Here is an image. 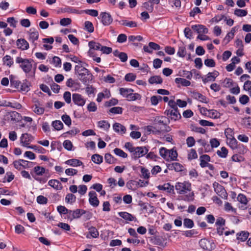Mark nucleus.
I'll return each instance as SVG.
<instances>
[{
	"mask_svg": "<svg viewBox=\"0 0 251 251\" xmlns=\"http://www.w3.org/2000/svg\"><path fill=\"white\" fill-rule=\"evenodd\" d=\"M73 100L75 104L80 106H83L86 101L82 96L78 94H73Z\"/></svg>",
	"mask_w": 251,
	"mask_h": 251,
	"instance_id": "nucleus-11",
	"label": "nucleus"
},
{
	"mask_svg": "<svg viewBox=\"0 0 251 251\" xmlns=\"http://www.w3.org/2000/svg\"><path fill=\"white\" fill-rule=\"evenodd\" d=\"M57 210L60 214H68V216L69 215L70 210H68L65 206L60 205L57 207Z\"/></svg>",
	"mask_w": 251,
	"mask_h": 251,
	"instance_id": "nucleus-46",
	"label": "nucleus"
},
{
	"mask_svg": "<svg viewBox=\"0 0 251 251\" xmlns=\"http://www.w3.org/2000/svg\"><path fill=\"white\" fill-rule=\"evenodd\" d=\"M89 234L90 235V236L88 234L86 237L88 238H90V237L93 238H97L99 236V233L98 230L96 227L92 226L89 228Z\"/></svg>",
	"mask_w": 251,
	"mask_h": 251,
	"instance_id": "nucleus-27",
	"label": "nucleus"
},
{
	"mask_svg": "<svg viewBox=\"0 0 251 251\" xmlns=\"http://www.w3.org/2000/svg\"><path fill=\"white\" fill-rule=\"evenodd\" d=\"M162 81L161 77L158 75L151 76L149 79V82L151 84H161Z\"/></svg>",
	"mask_w": 251,
	"mask_h": 251,
	"instance_id": "nucleus-31",
	"label": "nucleus"
},
{
	"mask_svg": "<svg viewBox=\"0 0 251 251\" xmlns=\"http://www.w3.org/2000/svg\"><path fill=\"white\" fill-rule=\"evenodd\" d=\"M114 130L120 134L123 135L126 132V128L125 126L118 123H115L113 125Z\"/></svg>",
	"mask_w": 251,
	"mask_h": 251,
	"instance_id": "nucleus-16",
	"label": "nucleus"
},
{
	"mask_svg": "<svg viewBox=\"0 0 251 251\" xmlns=\"http://www.w3.org/2000/svg\"><path fill=\"white\" fill-rule=\"evenodd\" d=\"M169 150L166 149L165 148H161L159 150V153L161 157L163 158L168 159V154Z\"/></svg>",
	"mask_w": 251,
	"mask_h": 251,
	"instance_id": "nucleus-44",
	"label": "nucleus"
},
{
	"mask_svg": "<svg viewBox=\"0 0 251 251\" xmlns=\"http://www.w3.org/2000/svg\"><path fill=\"white\" fill-rule=\"evenodd\" d=\"M13 165L14 167L18 170H21L23 168H25V165L21 163V162L19 160L14 161L13 162Z\"/></svg>",
	"mask_w": 251,
	"mask_h": 251,
	"instance_id": "nucleus-59",
	"label": "nucleus"
},
{
	"mask_svg": "<svg viewBox=\"0 0 251 251\" xmlns=\"http://www.w3.org/2000/svg\"><path fill=\"white\" fill-rule=\"evenodd\" d=\"M204 64L209 67H214L215 66V63L213 59H206L204 60Z\"/></svg>",
	"mask_w": 251,
	"mask_h": 251,
	"instance_id": "nucleus-63",
	"label": "nucleus"
},
{
	"mask_svg": "<svg viewBox=\"0 0 251 251\" xmlns=\"http://www.w3.org/2000/svg\"><path fill=\"white\" fill-rule=\"evenodd\" d=\"M47 201V198L43 196L40 195L37 198V201L39 204H46Z\"/></svg>",
	"mask_w": 251,
	"mask_h": 251,
	"instance_id": "nucleus-62",
	"label": "nucleus"
},
{
	"mask_svg": "<svg viewBox=\"0 0 251 251\" xmlns=\"http://www.w3.org/2000/svg\"><path fill=\"white\" fill-rule=\"evenodd\" d=\"M119 216L126 220L132 221L135 218L133 216L126 212H121L119 213Z\"/></svg>",
	"mask_w": 251,
	"mask_h": 251,
	"instance_id": "nucleus-26",
	"label": "nucleus"
},
{
	"mask_svg": "<svg viewBox=\"0 0 251 251\" xmlns=\"http://www.w3.org/2000/svg\"><path fill=\"white\" fill-rule=\"evenodd\" d=\"M33 140V137L27 133L23 134L20 138V142L22 145L27 148L30 147L29 145Z\"/></svg>",
	"mask_w": 251,
	"mask_h": 251,
	"instance_id": "nucleus-6",
	"label": "nucleus"
},
{
	"mask_svg": "<svg viewBox=\"0 0 251 251\" xmlns=\"http://www.w3.org/2000/svg\"><path fill=\"white\" fill-rule=\"evenodd\" d=\"M200 160L201 161L200 165L201 167H205L210 161V157L209 155L204 154L200 156Z\"/></svg>",
	"mask_w": 251,
	"mask_h": 251,
	"instance_id": "nucleus-22",
	"label": "nucleus"
},
{
	"mask_svg": "<svg viewBox=\"0 0 251 251\" xmlns=\"http://www.w3.org/2000/svg\"><path fill=\"white\" fill-rule=\"evenodd\" d=\"M39 37V33L37 31H35V30H32L31 29L29 31V40H31L32 42H34L35 41L37 40Z\"/></svg>",
	"mask_w": 251,
	"mask_h": 251,
	"instance_id": "nucleus-33",
	"label": "nucleus"
},
{
	"mask_svg": "<svg viewBox=\"0 0 251 251\" xmlns=\"http://www.w3.org/2000/svg\"><path fill=\"white\" fill-rule=\"evenodd\" d=\"M234 14L238 17L246 16L247 14V11L244 9H236L234 12Z\"/></svg>",
	"mask_w": 251,
	"mask_h": 251,
	"instance_id": "nucleus-40",
	"label": "nucleus"
},
{
	"mask_svg": "<svg viewBox=\"0 0 251 251\" xmlns=\"http://www.w3.org/2000/svg\"><path fill=\"white\" fill-rule=\"evenodd\" d=\"M75 200L76 197L73 194H68L65 197V201L68 203L72 204Z\"/></svg>",
	"mask_w": 251,
	"mask_h": 251,
	"instance_id": "nucleus-35",
	"label": "nucleus"
},
{
	"mask_svg": "<svg viewBox=\"0 0 251 251\" xmlns=\"http://www.w3.org/2000/svg\"><path fill=\"white\" fill-rule=\"evenodd\" d=\"M114 151L116 155L123 158H126L127 156V154L120 149L116 148L114 149Z\"/></svg>",
	"mask_w": 251,
	"mask_h": 251,
	"instance_id": "nucleus-50",
	"label": "nucleus"
},
{
	"mask_svg": "<svg viewBox=\"0 0 251 251\" xmlns=\"http://www.w3.org/2000/svg\"><path fill=\"white\" fill-rule=\"evenodd\" d=\"M89 46L90 47V50L89 51V53L90 55L93 57V50H101V48H102V46L99 43H97L94 41H90L89 42Z\"/></svg>",
	"mask_w": 251,
	"mask_h": 251,
	"instance_id": "nucleus-14",
	"label": "nucleus"
},
{
	"mask_svg": "<svg viewBox=\"0 0 251 251\" xmlns=\"http://www.w3.org/2000/svg\"><path fill=\"white\" fill-rule=\"evenodd\" d=\"M165 114L175 121L179 119L181 117V115L178 111V110H166L165 112Z\"/></svg>",
	"mask_w": 251,
	"mask_h": 251,
	"instance_id": "nucleus-13",
	"label": "nucleus"
},
{
	"mask_svg": "<svg viewBox=\"0 0 251 251\" xmlns=\"http://www.w3.org/2000/svg\"><path fill=\"white\" fill-rule=\"evenodd\" d=\"M87 190V187L85 185H80L78 186V192L80 195H84Z\"/></svg>",
	"mask_w": 251,
	"mask_h": 251,
	"instance_id": "nucleus-58",
	"label": "nucleus"
},
{
	"mask_svg": "<svg viewBox=\"0 0 251 251\" xmlns=\"http://www.w3.org/2000/svg\"><path fill=\"white\" fill-rule=\"evenodd\" d=\"M52 125L57 130H60L63 127V124L60 121H55L53 122Z\"/></svg>",
	"mask_w": 251,
	"mask_h": 251,
	"instance_id": "nucleus-41",
	"label": "nucleus"
},
{
	"mask_svg": "<svg viewBox=\"0 0 251 251\" xmlns=\"http://www.w3.org/2000/svg\"><path fill=\"white\" fill-rule=\"evenodd\" d=\"M2 61L4 65L10 67L14 63L12 57L8 55H6L2 58Z\"/></svg>",
	"mask_w": 251,
	"mask_h": 251,
	"instance_id": "nucleus-30",
	"label": "nucleus"
},
{
	"mask_svg": "<svg viewBox=\"0 0 251 251\" xmlns=\"http://www.w3.org/2000/svg\"><path fill=\"white\" fill-rule=\"evenodd\" d=\"M213 186L216 193L221 197H226V193L224 187L218 182H215Z\"/></svg>",
	"mask_w": 251,
	"mask_h": 251,
	"instance_id": "nucleus-12",
	"label": "nucleus"
},
{
	"mask_svg": "<svg viewBox=\"0 0 251 251\" xmlns=\"http://www.w3.org/2000/svg\"><path fill=\"white\" fill-rule=\"evenodd\" d=\"M65 163L73 167L79 166L83 164L81 161L76 159L68 160L65 162Z\"/></svg>",
	"mask_w": 251,
	"mask_h": 251,
	"instance_id": "nucleus-25",
	"label": "nucleus"
},
{
	"mask_svg": "<svg viewBox=\"0 0 251 251\" xmlns=\"http://www.w3.org/2000/svg\"><path fill=\"white\" fill-rule=\"evenodd\" d=\"M157 188L160 190H164L170 193L174 191V186L171 185L169 183L160 185Z\"/></svg>",
	"mask_w": 251,
	"mask_h": 251,
	"instance_id": "nucleus-21",
	"label": "nucleus"
},
{
	"mask_svg": "<svg viewBox=\"0 0 251 251\" xmlns=\"http://www.w3.org/2000/svg\"><path fill=\"white\" fill-rule=\"evenodd\" d=\"M200 247L204 250L211 251L214 248V243H210V241L206 239H201L199 241Z\"/></svg>",
	"mask_w": 251,
	"mask_h": 251,
	"instance_id": "nucleus-8",
	"label": "nucleus"
},
{
	"mask_svg": "<svg viewBox=\"0 0 251 251\" xmlns=\"http://www.w3.org/2000/svg\"><path fill=\"white\" fill-rule=\"evenodd\" d=\"M34 171L37 175L40 176L45 173V169L43 167L36 166L34 168Z\"/></svg>",
	"mask_w": 251,
	"mask_h": 251,
	"instance_id": "nucleus-49",
	"label": "nucleus"
},
{
	"mask_svg": "<svg viewBox=\"0 0 251 251\" xmlns=\"http://www.w3.org/2000/svg\"><path fill=\"white\" fill-rule=\"evenodd\" d=\"M143 7L150 12H151L153 9V4L149 1L144 3Z\"/></svg>",
	"mask_w": 251,
	"mask_h": 251,
	"instance_id": "nucleus-60",
	"label": "nucleus"
},
{
	"mask_svg": "<svg viewBox=\"0 0 251 251\" xmlns=\"http://www.w3.org/2000/svg\"><path fill=\"white\" fill-rule=\"evenodd\" d=\"M85 28L89 32H93L94 31V26L92 23L89 21H86L84 23Z\"/></svg>",
	"mask_w": 251,
	"mask_h": 251,
	"instance_id": "nucleus-45",
	"label": "nucleus"
},
{
	"mask_svg": "<svg viewBox=\"0 0 251 251\" xmlns=\"http://www.w3.org/2000/svg\"><path fill=\"white\" fill-rule=\"evenodd\" d=\"M217 153L220 157H226L228 151L225 147H222L221 150L217 151Z\"/></svg>",
	"mask_w": 251,
	"mask_h": 251,
	"instance_id": "nucleus-48",
	"label": "nucleus"
},
{
	"mask_svg": "<svg viewBox=\"0 0 251 251\" xmlns=\"http://www.w3.org/2000/svg\"><path fill=\"white\" fill-rule=\"evenodd\" d=\"M166 117H157L155 119V122L156 124H162L163 125H167V121Z\"/></svg>",
	"mask_w": 251,
	"mask_h": 251,
	"instance_id": "nucleus-53",
	"label": "nucleus"
},
{
	"mask_svg": "<svg viewBox=\"0 0 251 251\" xmlns=\"http://www.w3.org/2000/svg\"><path fill=\"white\" fill-rule=\"evenodd\" d=\"M177 155L178 154L176 150H175L174 149L169 150L167 160H171L172 161L176 160L177 159Z\"/></svg>",
	"mask_w": 251,
	"mask_h": 251,
	"instance_id": "nucleus-24",
	"label": "nucleus"
},
{
	"mask_svg": "<svg viewBox=\"0 0 251 251\" xmlns=\"http://www.w3.org/2000/svg\"><path fill=\"white\" fill-rule=\"evenodd\" d=\"M141 172L143 177L146 179H148L150 177V173L147 169L142 167Z\"/></svg>",
	"mask_w": 251,
	"mask_h": 251,
	"instance_id": "nucleus-54",
	"label": "nucleus"
},
{
	"mask_svg": "<svg viewBox=\"0 0 251 251\" xmlns=\"http://www.w3.org/2000/svg\"><path fill=\"white\" fill-rule=\"evenodd\" d=\"M75 71L77 72L79 76V78L83 82H86V76L91 77V75L89 73V71L82 66L77 65L75 66Z\"/></svg>",
	"mask_w": 251,
	"mask_h": 251,
	"instance_id": "nucleus-4",
	"label": "nucleus"
},
{
	"mask_svg": "<svg viewBox=\"0 0 251 251\" xmlns=\"http://www.w3.org/2000/svg\"><path fill=\"white\" fill-rule=\"evenodd\" d=\"M33 61L32 59L23 58L20 57H17L16 58V63L20 64V67L25 73H29L32 71L33 75L32 76H34L36 69V65H35L33 66Z\"/></svg>",
	"mask_w": 251,
	"mask_h": 251,
	"instance_id": "nucleus-2",
	"label": "nucleus"
},
{
	"mask_svg": "<svg viewBox=\"0 0 251 251\" xmlns=\"http://www.w3.org/2000/svg\"><path fill=\"white\" fill-rule=\"evenodd\" d=\"M218 75L219 73L217 71H215L211 73H208L206 75V77L202 79V81L204 83H206L209 81H214Z\"/></svg>",
	"mask_w": 251,
	"mask_h": 251,
	"instance_id": "nucleus-15",
	"label": "nucleus"
},
{
	"mask_svg": "<svg viewBox=\"0 0 251 251\" xmlns=\"http://www.w3.org/2000/svg\"><path fill=\"white\" fill-rule=\"evenodd\" d=\"M175 189L177 193L180 195L187 194L184 200L187 201H193L194 193L191 191V184L188 181L177 182L175 185Z\"/></svg>",
	"mask_w": 251,
	"mask_h": 251,
	"instance_id": "nucleus-1",
	"label": "nucleus"
},
{
	"mask_svg": "<svg viewBox=\"0 0 251 251\" xmlns=\"http://www.w3.org/2000/svg\"><path fill=\"white\" fill-rule=\"evenodd\" d=\"M248 236L249 233L247 232L242 231L237 234V239L241 241H244L248 238Z\"/></svg>",
	"mask_w": 251,
	"mask_h": 251,
	"instance_id": "nucleus-36",
	"label": "nucleus"
},
{
	"mask_svg": "<svg viewBox=\"0 0 251 251\" xmlns=\"http://www.w3.org/2000/svg\"><path fill=\"white\" fill-rule=\"evenodd\" d=\"M169 3L172 7L175 6L176 8H179L181 7V1L180 0H169Z\"/></svg>",
	"mask_w": 251,
	"mask_h": 251,
	"instance_id": "nucleus-57",
	"label": "nucleus"
},
{
	"mask_svg": "<svg viewBox=\"0 0 251 251\" xmlns=\"http://www.w3.org/2000/svg\"><path fill=\"white\" fill-rule=\"evenodd\" d=\"M62 120L64 123L67 126H70L71 125V119L69 116L65 114L62 116Z\"/></svg>",
	"mask_w": 251,
	"mask_h": 251,
	"instance_id": "nucleus-55",
	"label": "nucleus"
},
{
	"mask_svg": "<svg viewBox=\"0 0 251 251\" xmlns=\"http://www.w3.org/2000/svg\"><path fill=\"white\" fill-rule=\"evenodd\" d=\"M243 89L249 92L251 91V81L247 80L244 84Z\"/></svg>",
	"mask_w": 251,
	"mask_h": 251,
	"instance_id": "nucleus-64",
	"label": "nucleus"
},
{
	"mask_svg": "<svg viewBox=\"0 0 251 251\" xmlns=\"http://www.w3.org/2000/svg\"><path fill=\"white\" fill-rule=\"evenodd\" d=\"M175 82L177 84H181L182 86H188L191 84L190 81L183 78L177 77L175 79Z\"/></svg>",
	"mask_w": 251,
	"mask_h": 251,
	"instance_id": "nucleus-32",
	"label": "nucleus"
},
{
	"mask_svg": "<svg viewBox=\"0 0 251 251\" xmlns=\"http://www.w3.org/2000/svg\"><path fill=\"white\" fill-rule=\"evenodd\" d=\"M91 159L95 163L100 164L102 162L103 157L99 154H95L92 156Z\"/></svg>",
	"mask_w": 251,
	"mask_h": 251,
	"instance_id": "nucleus-34",
	"label": "nucleus"
},
{
	"mask_svg": "<svg viewBox=\"0 0 251 251\" xmlns=\"http://www.w3.org/2000/svg\"><path fill=\"white\" fill-rule=\"evenodd\" d=\"M101 22L104 25H109L112 23L113 19L110 14L106 12H102L100 14Z\"/></svg>",
	"mask_w": 251,
	"mask_h": 251,
	"instance_id": "nucleus-9",
	"label": "nucleus"
},
{
	"mask_svg": "<svg viewBox=\"0 0 251 251\" xmlns=\"http://www.w3.org/2000/svg\"><path fill=\"white\" fill-rule=\"evenodd\" d=\"M98 126L105 131H107L110 127L109 123L106 121H100L98 122Z\"/></svg>",
	"mask_w": 251,
	"mask_h": 251,
	"instance_id": "nucleus-29",
	"label": "nucleus"
},
{
	"mask_svg": "<svg viewBox=\"0 0 251 251\" xmlns=\"http://www.w3.org/2000/svg\"><path fill=\"white\" fill-rule=\"evenodd\" d=\"M85 213L86 211L85 210L80 209H77L74 211L70 210L68 219L70 221H72L74 219L80 218L81 215Z\"/></svg>",
	"mask_w": 251,
	"mask_h": 251,
	"instance_id": "nucleus-7",
	"label": "nucleus"
},
{
	"mask_svg": "<svg viewBox=\"0 0 251 251\" xmlns=\"http://www.w3.org/2000/svg\"><path fill=\"white\" fill-rule=\"evenodd\" d=\"M225 209L226 211H231L234 213L236 212V209L233 208L231 204L228 202H226L225 204Z\"/></svg>",
	"mask_w": 251,
	"mask_h": 251,
	"instance_id": "nucleus-52",
	"label": "nucleus"
},
{
	"mask_svg": "<svg viewBox=\"0 0 251 251\" xmlns=\"http://www.w3.org/2000/svg\"><path fill=\"white\" fill-rule=\"evenodd\" d=\"M18 48L22 50H26L29 48L28 42L24 39H18L16 42Z\"/></svg>",
	"mask_w": 251,
	"mask_h": 251,
	"instance_id": "nucleus-17",
	"label": "nucleus"
},
{
	"mask_svg": "<svg viewBox=\"0 0 251 251\" xmlns=\"http://www.w3.org/2000/svg\"><path fill=\"white\" fill-rule=\"evenodd\" d=\"M183 225L185 227L191 228L194 226V222L191 219L186 218L184 220Z\"/></svg>",
	"mask_w": 251,
	"mask_h": 251,
	"instance_id": "nucleus-47",
	"label": "nucleus"
},
{
	"mask_svg": "<svg viewBox=\"0 0 251 251\" xmlns=\"http://www.w3.org/2000/svg\"><path fill=\"white\" fill-rule=\"evenodd\" d=\"M89 202L93 207H97L99 204V201L97 198V194L94 191L89 193Z\"/></svg>",
	"mask_w": 251,
	"mask_h": 251,
	"instance_id": "nucleus-10",
	"label": "nucleus"
},
{
	"mask_svg": "<svg viewBox=\"0 0 251 251\" xmlns=\"http://www.w3.org/2000/svg\"><path fill=\"white\" fill-rule=\"evenodd\" d=\"M10 116L11 121H18L21 118L20 114L16 111H13L10 113Z\"/></svg>",
	"mask_w": 251,
	"mask_h": 251,
	"instance_id": "nucleus-42",
	"label": "nucleus"
},
{
	"mask_svg": "<svg viewBox=\"0 0 251 251\" xmlns=\"http://www.w3.org/2000/svg\"><path fill=\"white\" fill-rule=\"evenodd\" d=\"M237 29L236 27L232 28L230 32H229L224 38V41L228 42L231 39H232Z\"/></svg>",
	"mask_w": 251,
	"mask_h": 251,
	"instance_id": "nucleus-37",
	"label": "nucleus"
},
{
	"mask_svg": "<svg viewBox=\"0 0 251 251\" xmlns=\"http://www.w3.org/2000/svg\"><path fill=\"white\" fill-rule=\"evenodd\" d=\"M170 170H175L176 172L182 171L183 169V167L182 165L178 163H173L169 164L168 166Z\"/></svg>",
	"mask_w": 251,
	"mask_h": 251,
	"instance_id": "nucleus-23",
	"label": "nucleus"
},
{
	"mask_svg": "<svg viewBox=\"0 0 251 251\" xmlns=\"http://www.w3.org/2000/svg\"><path fill=\"white\" fill-rule=\"evenodd\" d=\"M48 184L50 186L56 190H61L62 189L61 183L56 179L50 180Z\"/></svg>",
	"mask_w": 251,
	"mask_h": 251,
	"instance_id": "nucleus-20",
	"label": "nucleus"
},
{
	"mask_svg": "<svg viewBox=\"0 0 251 251\" xmlns=\"http://www.w3.org/2000/svg\"><path fill=\"white\" fill-rule=\"evenodd\" d=\"M148 152V150L145 147H136L132 153V157L136 159L146 154Z\"/></svg>",
	"mask_w": 251,
	"mask_h": 251,
	"instance_id": "nucleus-5",
	"label": "nucleus"
},
{
	"mask_svg": "<svg viewBox=\"0 0 251 251\" xmlns=\"http://www.w3.org/2000/svg\"><path fill=\"white\" fill-rule=\"evenodd\" d=\"M207 112L205 114L212 118H217L219 117V113L215 110H208Z\"/></svg>",
	"mask_w": 251,
	"mask_h": 251,
	"instance_id": "nucleus-39",
	"label": "nucleus"
},
{
	"mask_svg": "<svg viewBox=\"0 0 251 251\" xmlns=\"http://www.w3.org/2000/svg\"><path fill=\"white\" fill-rule=\"evenodd\" d=\"M120 24L123 25L127 26L130 27H135L137 26V24L134 21H130L127 20H122L119 22Z\"/></svg>",
	"mask_w": 251,
	"mask_h": 251,
	"instance_id": "nucleus-28",
	"label": "nucleus"
},
{
	"mask_svg": "<svg viewBox=\"0 0 251 251\" xmlns=\"http://www.w3.org/2000/svg\"><path fill=\"white\" fill-rule=\"evenodd\" d=\"M198 157V155L196 152V151L194 149H191L188 154V159L189 160H192L194 159H196Z\"/></svg>",
	"mask_w": 251,
	"mask_h": 251,
	"instance_id": "nucleus-51",
	"label": "nucleus"
},
{
	"mask_svg": "<svg viewBox=\"0 0 251 251\" xmlns=\"http://www.w3.org/2000/svg\"><path fill=\"white\" fill-rule=\"evenodd\" d=\"M87 109L90 112H95L97 110V107L95 102H91L88 105Z\"/></svg>",
	"mask_w": 251,
	"mask_h": 251,
	"instance_id": "nucleus-61",
	"label": "nucleus"
},
{
	"mask_svg": "<svg viewBox=\"0 0 251 251\" xmlns=\"http://www.w3.org/2000/svg\"><path fill=\"white\" fill-rule=\"evenodd\" d=\"M237 199L238 201H239L240 202H241L242 204L246 205L248 203L247 199L246 197L243 194H239L237 196Z\"/></svg>",
	"mask_w": 251,
	"mask_h": 251,
	"instance_id": "nucleus-43",
	"label": "nucleus"
},
{
	"mask_svg": "<svg viewBox=\"0 0 251 251\" xmlns=\"http://www.w3.org/2000/svg\"><path fill=\"white\" fill-rule=\"evenodd\" d=\"M193 97L201 102L207 103L208 102V100L206 97L198 92L193 93Z\"/></svg>",
	"mask_w": 251,
	"mask_h": 251,
	"instance_id": "nucleus-19",
	"label": "nucleus"
},
{
	"mask_svg": "<svg viewBox=\"0 0 251 251\" xmlns=\"http://www.w3.org/2000/svg\"><path fill=\"white\" fill-rule=\"evenodd\" d=\"M192 28L196 30L199 34L207 33L208 31V29L201 25H192Z\"/></svg>",
	"mask_w": 251,
	"mask_h": 251,
	"instance_id": "nucleus-18",
	"label": "nucleus"
},
{
	"mask_svg": "<svg viewBox=\"0 0 251 251\" xmlns=\"http://www.w3.org/2000/svg\"><path fill=\"white\" fill-rule=\"evenodd\" d=\"M63 98L67 103L71 102V94L70 92L66 91L63 94Z\"/></svg>",
	"mask_w": 251,
	"mask_h": 251,
	"instance_id": "nucleus-56",
	"label": "nucleus"
},
{
	"mask_svg": "<svg viewBox=\"0 0 251 251\" xmlns=\"http://www.w3.org/2000/svg\"><path fill=\"white\" fill-rule=\"evenodd\" d=\"M133 90L125 88L120 89V93L126 98L129 101L141 99L140 95L138 93H133Z\"/></svg>",
	"mask_w": 251,
	"mask_h": 251,
	"instance_id": "nucleus-3",
	"label": "nucleus"
},
{
	"mask_svg": "<svg viewBox=\"0 0 251 251\" xmlns=\"http://www.w3.org/2000/svg\"><path fill=\"white\" fill-rule=\"evenodd\" d=\"M33 111L38 115H42L44 113L45 109L42 107H40L37 104H35L33 106Z\"/></svg>",
	"mask_w": 251,
	"mask_h": 251,
	"instance_id": "nucleus-38",
	"label": "nucleus"
}]
</instances>
